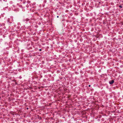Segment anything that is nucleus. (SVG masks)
I'll list each match as a JSON object with an SVG mask.
<instances>
[{"label":"nucleus","instance_id":"nucleus-4","mask_svg":"<svg viewBox=\"0 0 123 123\" xmlns=\"http://www.w3.org/2000/svg\"><path fill=\"white\" fill-rule=\"evenodd\" d=\"M39 50L40 51H41V50H42V49H39Z\"/></svg>","mask_w":123,"mask_h":123},{"label":"nucleus","instance_id":"nucleus-2","mask_svg":"<svg viewBox=\"0 0 123 123\" xmlns=\"http://www.w3.org/2000/svg\"><path fill=\"white\" fill-rule=\"evenodd\" d=\"M29 20V19L28 18H26L25 20H24V21H28Z\"/></svg>","mask_w":123,"mask_h":123},{"label":"nucleus","instance_id":"nucleus-3","mask_svg":"<svg viewBox=\"0 0 123 123\" xmlns=\"http://www.w3.org/2000/svg\"><path fill=\"white\" fill-rule=\"evenodd\" d=\"M119 7L120 8H122V6L121 5H120L119 6Z\"/></svg>","mask_w":123,"mask_h":123},{"label":"nucleus","instance_id":"nucleus-6","mask_svg":"<svg viewBox=\"0 0 123 123\" xmlns=\"http://www.w3.org/2000/svg\"><path fill=\"white\" fill-rule=\"evenodd\" d=\"M59 16H57V18H59Z\"/></svg>","mask_w":123,"mask_h":123},{"label":"nucleus","instance_id":"nucleus-7","mask_svg":"<svg viewBox=\"0 0 123 123\" xmlns=\"http://www.w3.org/2000/svg\"><path fill=\"white\" fill-rule=\"evenodd\" d=\"M27 110H28V108H27Z\"/></svg>","mask_w":123,"mask_h":123},{"label":"nucleus","instance_id":"nucleus-1","mask_svg":"<svg viewBox=\"0 0 123 123\" xmlns=\"http://www.w3.org/2000/svg\"><path fill=\"white\" fill-rule=\"evenodd\" d=\"M114 81L113 80H110L109 81V83L110 84H112L114 82Z\"/></svg>","mask_w":123,"mask_h":123},{"label":"nucleus","instance_id":"nucleus-5","mask_svg":"<svg viewBox=\"0 0 123 123\" xmlns=\"http://www.w3.org/2000/svg\"><path fill=\"white\" fill-rule=\"evenodd\" d=\"M89 87H90L91 86V85H89L88 86Z\"/></svg>","mask_w":123,"mask_h":123}]
</instances>
